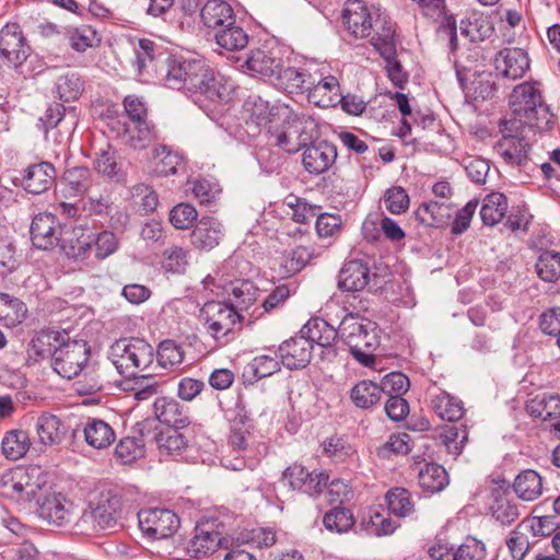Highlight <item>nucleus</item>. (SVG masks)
<instances>
[{
    "label": "nucleus",
    "instance_id": "obj_1",
    "mask_svg": "<svg viewBox=\"0 0 560 560\" xmlns=\"http://www.w3.org/2000/svg\"><path fill=\"white\" fill-rule=\"evenodd\" d=\"M160 79L174 90H186L215 103L228 101L230 89L203 60L170 56Z\"/></svg>",
    "mask_w": 560,
    "mask_h": 560
},
{
    "label": "nucleus",
    "instance_id": "obj_2",
    "mask_svg": "<svg viewBox=\"0 0 560 560\" xmlns=\"http://www.w3.org/2000/svg\"><path fill=\"white\" fill-rule=\"evenodd\" d=\"M509 105L513 114L510 120H515L520 127L528 126L539 132L550 131L555 127V116L533 83L516 85L510 94Z\"/></svg>",
    "mask_w": 560,
    "mask_h": 560
},
{
    "label": "nucleus",
    "instance_id": "obj_3",
    "mask_svg": "<svg viewBox=\"0 0 560 560\" xmlns=\"http://www.w3.org/2000/svg\"><path fill=\"white\" fill-rule=\"evenodd\" d=\"M155 358L154 348L140 338L116 340L109 348L108 359L125 377L149 380Z\"/></svg>",
    "mask_w": 560,
    "mask_h": 560
},
{
    "label": "nucleus",
    "instance_id": "obj_4",
    "mask_svg": "<svg viewBox=\"0 0 560 560\" xmlns=\"http://www.w3.org/2000/svg\"><path fill=\"white\" fill-rule=\"evenodd\" d=\"M340 338L357 362L366 368L375 364L374 351L380 347L376 323L348 313L340 323Z\"/></svg>",
    "mask_w": 560,
    "mask_h": 560
},
{
    "label": "nucleus",
    "instance_id": "obj_5",
    "mask_svg": "<svg viewBox=\"0 0 560 560\" xmlns=\"http://www.w3.org/2000/svg\"><path fill=\"white\" fill-rule=\"evenodd\" d=\"M122 497L115 490L102 492L95 504H90L74 524L83 535H94L102 530H114L121 526Z\"/></svg>",
    "mask_w": 560,
    "mask_h": 560
},
{
    "label": "nucleus",
    "instance_id": "obj_6",
    "mask_svg": "<svg viewBox=\"0 0 560 560\" xmlns=\"http://www.w3.org/2000/svg\"><path fill=\"white\" fill-rule=\"evenodd\" d=\"M318 137V124L310 115L289 116L280 126L270 133L272 144L287 153H296L312 144Z\"/></svg>",
    "mask_w": 560,
    "mask_h": 560
},
{
    "label": "nucleus",
    "instance_id": "obj_7",
    "mask_svg": "<svg viewBox=\"0 0 560 560\" xmlns=\"http://www.w3.org/2000/svg\"><path fill=\"white\" fill-rule=\"evenodd\" d=\"M199 318L207 332L219 340L234 331L237 325H241L243 315L228 303L209 301L201 307Z\"/></svg>",
    "mask_w": 560,
    "mask_h": 560
},
{
    "label": "nucleus",
    "instance_id": "obj_8",
    "mask_svg": "<svg viewBox=\"0 0 560 560\" xmlns=\"http://www.w3.org/2000/svg\"><path fill=\"white\" fill-rule=\"evenodd\" d=\"M500 130L502 138L494 145L497 153L510 165L525 166L529 160L530 145L523 136L524 127L516 125L515 120H505Z\"/></svg>",
    "mask_w": 560,
    "mask_h": 560
},
{
    "label": "nucleus",
    "instance_id": "obj_9",
    "mask_svg": "<svg viewBox=\"0 0 560 560\" xmlns=\"http://www.w3.org/2000/svg\"><path fill=\"white\" fill-rule=\"evenodd\" d=\"M38 467H16L0 477V494L14 501L31 500L39 488Z\"/></svg>",
    "mask_w": 560,
    "mask_h": 560
},
{
    "label": "nucleus",
    "instance_id": "obj_10",
    "mask_svg": "<svg viewBox=\"0 0 560 560\" xmlns=\"http://www.w3.org/2000/svg\"><path fill=\"white\" fill-rule=\"evenodd\" d=\"M90 347L82 340H70L67 337L57 350L51 362L54 371L63 378H74L89 362Z\"/></svg>",
    "mask_w": 560,
    "mask_h": 560
},
{
    "label": "nucleus",
    "instance_id": "obj_11",
    "mask_svg": "<svg viewBox=\"0 0 560 560\" xmlns=\"http://www.w3.org/2000/svg\"><path fill=\"white\" fill-rule=\"evenodd\" d=\"M139 527L151 539L173 536L179 526L178 516L168 509L150 508L138 513Z\"/></svg>",
    "mask_w": 560,
    "mask_h": 560
},
{
    "label": "nucleus",
    "instance_id": "obj_12",
    "mask_svg": "<svg viewBox=\"0 0 560 560\" xmlns=\"http://www.w3.org/2000/svg\"><path fill=\"white\" fill-rule=\"evenodd\" d=\"M432 560H483L486 546L482 541L467 537L459 546L438 541L429 549Z\"/></svg>",
    "mask_w": 560,
    "mask_h": 560
},
{
    "label": "nucleus",
    "instance_id": "obj_13",
    "mask_svg": "<svg viewBox=\"0 0 560 560\" xmlns=\"http://www.w3.org/2000/svg\"><path fill=\"white\" fill-rule=\"evenodd\" d=\"M283 479L288 481L293 490H298L307 495L314 497L320 494L327 487L328 475L324 471H310L301 464L290 465L282 474Z\"/></svg>",
    "mask_w": 560,
    "mask_h": 560
},
{
    "label": "nucleus",
    "instance_id": "obj_14",
    "mask_svg": "<svg viewBox=\"0 0 560 560\" xmlns=\"http://www.w3.org/2000/svg\"><path fill=\"white\" fill-rule=\"evenodd\" d=\"M0 54L9 65L21 66L30 56L31 47L16 23H9L0 31Z\"/></svg>",
    "mask_w": 560,
    "mask_h": 560
},
{
    "label": "nucleus",
    "instance_id": "obj_15",
    "mask_svg": "<svg viewBox=\"0 0 560 560\" xmlns=\"http://www.w3.org/2000/svg\"><path fill=\"white\" fill-rule=\"evenodd\" d=\"M136 59L133 65L138 74H154L160 79L163 66H166L168 55L163 50L162 46L148 38H140L135 46Z\"/></svg>",
    "mask_w": 560,
    "mask_h": 560
},
{
    "label": "nucleus",
    "instance_id": "obj_16",
    "mask_svg": "<svg viewBox=\"0 0 560 560\" xmlns=\"http://www.w3.org/2000/svg\"><path fill=\"white\" fill-rule=\"evenodd\" d=\"M31 238L35 247L49 249L61 243L62 228L56 215L39 213L31 224Z\"/></svg>",
    "mask_w": 560,
    "mask_h": 560
},
{
    "label": "nucleus",
    "instance_id": "obj_17",
    "mask_svg": "<svg viewBox=\"0 0 560 560\" xmlns=\"http://www.w3.org/2000/svg\"><path fill=\"white\" fill-rule=\"evenodd\" d=\"M313 346L304 335L295 336L282 342L275 355H279L280 362L289 370L305 368L312 358Z\"/></svg>",
    "mask_w": 560,
    "mask_h": 560
},
{
    "label": "nucleus",
    "instance_id": "obj_18",
    "mask_svg": "<svg viewBox=\"0 0 560 560\" xmlns=\"http://www.w3.org/2000/svg\"><path fill=\"white\" fill-rule=\"evenodd\" d=\"M152 424L153 420L148 419L137 423L140 436H126L118 442L115 448V456L121 462V464H131L144 456V446L147 442H150Z\"/></svg>",
    "mask_w": 560,
    "mask_h": 560
},
{
    "label": "nucleus",
    "instance_id": "obj_19",
    "mask_svg": "<svg viewBox=\"0 0 560 560\" xmlns=\"http://www.w3.org/2000/svg\"><path fill=\"white\" fill-rule=\"evenodd\" d=\"M156 420L173 429H184L191 422L189 408L171 397H159L153 404Z\"/></svg>",
    "mask_w": 560,
    "mask_h": 560
},
{
    "label": "nucleus",
    "instance_id": "obj_20",
    "mask_svg": "<svg viewBox=\"0 0 560 560\" xmlns=\"http://www.w3.org/2000/svg\"><path fill=\"white\" fill-rule=\"evenodd\" d=\"M494 67L502 78L516 80L529 69V57L522 48H504L498 52Z\"/></svg>",
    "mask_w": 560,
    "mask_h": 560
},
{
    "label": "nucleus",
    "instance_id": "obj_21",
    "mask_svg": "<svg viewBox=\"0 0 560 560\" xmlns=\"http://www.w3.org/2000/svg\"><path fill=\"white\" fill-rule=\"evenodd\" d=\"M337 158V148L328 141L308 144L304 152L302 163L310 174L319 175L329 170Z\"/></svg>",
    "mask_w": 560,
    "mask_h": 560
},
{
    "label": "nucleus",
    "instance_id": "obj_22",
    "mask_svg": "<svg viewBox=\"0 0 560 560\" xmlns=\"http://www.w3.org/2000/svg\"><path fill=\"white\" fill-rule=\"evenodd\" d=\"M56 168L50 162H39L27 166L21 179L23 188L33 195H39L52 187Z\"/></svg>",
    "mask_w": 560,
    "mask_h": 560
},
{
    "label": "nucleus",
    "instance_id": "obj_23",
    "mask_svg": "<svg viewBox=\"0 0 560 560\" xmlns=\"http://www.w3.org/2000/svg\"><path fill=\"white\" fill-rule=\"evenodd\" d=\"M38 443L44 446H59L67 439L69 427L58 416L50 412H43L35 423Z\"/></svg>",
    "mask_w": 560,
    "mask_h": 560
},
{
    "label": "nucleus",
    "instance_id": "obj_24",
    "mask_svg": "<svg viewBox=\"0 0 560 560\" xmlns=\"http://www.w3.org/2000/svg\"><path fill=\"white\" fill-rule=\"evenodd\" d=\"M124 107L138 133V141L140 143H133V145L136 148L145 147V142L150 141L154 136L153 128L147 119L148 109L145 104L140 97L136 95H128L124 100Z\"/></svg>",
    "mask_w": 560,
    "mask_h": 560
},
{
    "label": "nucleus",
    "instance_id": "obj_25",
    "mask_svg": "<svg viewBox=\"0 0 560 560\" xmlns=\"http://www.w3.org/2000/svg\"><path fill=\"white\" fill-rule=\"evenodd\" d=\"M371 270L364 260L353 259L345 262L339 272L338 288L343 291H362L371 281Z\"/></svg>",
    "mask_w": 560,
    "mask_h": 560
},
{
    "label": "nucleus",
    "instance_id": "obj_26",
    "mask_svg": "<svg viewBox=\"0 0 560 560\" xmlns=\"http://www.w3.org/2000/svg\"><path fill=\"white\" fill-rule=\"evenodd\" d=\"M221 546V535L212 528V524H198L194 537L188 542L187 551L191 557L201 559L212 555Z\"/></svg>",
    "mask_w": 560,
    "mask_h": 560
},
{
    "label": "nucleus",
    "instance_id": "obj_27",
    "mask_svg": "<svg viewBox=\"0 0 560 560\" xmlns=\"http://www.w3.org/2000/svg\"><path fill=\"white\" fill-rule=\"evenodd\" d=\"M489 509L492 516L502 525H510L520 516L518 506L504 482L492 488Z\"/></svg>",
    "mask_w": 560,
    "mask_h": 560
},
{
    "label": "nucleus",
    "instance_id": "obj_28",
    "mask_svg": "<svg viewBox=\"0 0 560 560\" xmlns=\"http://www.w3.org/2000/svg\"><path fill=\"white\" fill-rule=\"evenodd\" d=\"M307 89V100L310 103L320 107L329 108L339 104L340 85L334 75H328L316 82L313 78V83Z\"/></svg>",
    "mask_w": 560,
    "mask_h": 560
},
{
    "label": "nucleus",
    "instance_id": "obj_29",
    "mask_svg": "<svg viewBox=\"0 0 560 560\" xmlns=\"http://www.w3.org/2000/svg\"><path fill=\"white\" fill-rule=\"evenodd\" d=\"M223 237V226L219 220L210 217L201 218L190 234L191 244L200 250H211Z\"/></svg>",
    "mask_w": 560,
    "mask_h": 560
},
{
    "label": "nucleus",
    "instance_id": "obj_30",
    "mask_svg": "<svg viewBox=\"0 0 560 560\" xmlns=\"http://www.w3.org/2000/svg\"><path fill=\"white\" fill-rule=\"evenodd\" d=\"M282 65V59L272 50L262 48L254 49L243 63L253 74L261 75L273 81Z\"/></svg>",
    "mask_w": 560,
    "mask_h": 560
},
{
    "label": "nucleus",
    "instance_id": "obj_31",
    "mask_svg": "<svg viewBox=\"0 0 560 560\" xmlns=\"http://www.w3.org/2000/svg\"><path fill=\"white\" fill-rule=\"evenodd\" d=\"M430 407L441 418L450 422L459 420L464 415L463 401L440 388L429 389Z\"/></svg>",
    "mask_w": 560,
    "mask_h": 560
},
{
    "label": "nucleus",
    "instance_id": "obj_32",
    "mask_svg": "<svg viewBox=\"0 0 560 560\" xmlns=\"http://www.w3.org/2000/svg\"><path fill=\"white\" fill-rule=\"evenodd\" d=\"M272 83L280 90L290 93H305L313 83V75L304 70L293 67L283 69L281 66Z\"/></svg>",
    "mask_w": 560,
    "mask_h": 560
},
{
    "label": "nucleus",
    "instance_id": "obj_33",
    "mask_svg": "<svg viewBox=\"0 0 560 560\" xmlns=\"http://www.w3.org/2000/svg\"><path fill=\"white\" fill-rule=\"evenodd\" d=\"M372 32H374V35L371 38V44L382 57L396 55V32L390 21L377 15L374 20Z\"/></svg>",
    "mask_w": 560,
    "mask_h": 560
},
{
    "label": "nucleus",
    "instance_id": "obj_34",
    "mask_svg": "<svg viewBox=\"0 0 560 560\" xmlns=\"http://www.w3.org/2000/svg\"><path fill=\"white\" fill-rule=\"evenodd\" d=\"M454 208L445 201L422 203L415 212L416 219L427 226L443 228L448 225Z\"/></svg>",
    "mask_w": 560,
    "mask_h": 560
},
{
    "label": "nucleus",
    "instance_id": "obj_35",
    "mask_svg": "<svg viewBox=\"0 0 560 560\" xmlns=\"http://www.w3.org/2000/svg\"><path fill=\"white\" fill-rule=\"evenodd\" d=\"M67 503L62 493H50L38 500L37 513L48 523L61 526L69 517Z\"/></svg>",
    "mask_w": 560,
    "mask_h": 560
},
{
    "label": "nucleus",
    "instance_id": "obj_36",
    "mask_svg": "<svg viewBox=\"0 0 560 560\" xmlns=\"http://www.w3.org/2000/svg\"><path fill=\"white\" fill-rule=\"evenodd\" d=\"M353 5L355 8L343 10V24L355 38H365L372 34L374 20L366 7L360 3H353Z\"/></svg>",
    "mask_w": 560,
    "mask_h": 560
},
{
    "label": "nucleus",
    "instance_id": "obj_37",
    "mask_svg": "<svg viewBox=\"0 0 560 560\" xmlns=\"http://www.w3.org/2000/svg\"><path fill=\"white\" fill-rule=\"evenodd\" d=\"M85 442L93 448L104 450L110 446L116 440L113 428L104 420L88 418L83 423Z\"/></svg>",
    "mask_w": 560,
    "mask_h": 560
},
{
    "label": "nucleus",
    "instance_id": "obj_38",
    "mask_svg": "<svg viewBox=\"0 0 560 560\" xmlns=\"http://www.w3.org/2000/svg\"><path fill=\"white\" fill-rule=\"evenodd\" d=\"M383 394L384 387L370 380H363L350 389L349 397L357 408L371 410L380 404Z\"/></svg>",
    "mask_w": 560,
    "mask_h": 560
},
{
    "label": "nucleus",
    "instance_id": "obj_39",
    "mask_svg": "<svg viewBox=\"0 0 560 560\" xmlns=\"http://www.w3.org/2000/svg\"><path fill=\"white\" fill-rule=\"evenodd\" d=\"M316 256L315 249L306 246L284 252L279 258V276L285 278L300 272Z\"/></svg>",
    "mask_w": 560,
    "mask_h": 560
},
{
    "label": "nucleus",
    "instance_id": "obj_40",
    "mask_svg": "<svg viewBox=\"0 0 560 560\" xmlns=\"http://www.w3.org/2000/svg\"><path fill=\"white\" fill-rule=\"evenodd\" d=\"M311 345L317 343L320 347H329L340 337V326L336 329L325 319L315 317L311 318L300 330Z\"/></svg>",
    "mask_w": 560,
    "mask_h": 560
},
{
    "label": "nucleus",
    "instance_id": "obj_41",
    "mask_svg": "<svg viewBox=\"0 0 560 560\" xmlns=\"http://www.w3.org/2000/svg\"><path fill=\"white\" fill-rule=\"evenodd\" d=\"M92 173L88 167L68 168L61 178L62 192L66 197H78L89 192L92 187Z\"/></svg>",
    "mask_w": 560,
    "mask_h": 560
},
{
    "label": "nucleus",
    "instance_id": "obj_42",
    "mask_svg": "<svg viewBox=\"0 0 560 560\" xmlns=\"http://www.w3.org/2000/svg\"><path fill=\"white\" fill-rule=\"evenodd\" d=\"M201 19L207 27L214 30L235 21L232 7L224 0H208L201 9Z\"/></svg>",
    "mask_w": 560,
    "mask_h": 560
},
{
    "label": "nucleus",
    "instance_id": "obj_43",
    "mask_svg": "<svg viewBox=\"0 0 560 560\" xmlns=\"http://www.w3.org/2000/svg\"><path fill=\"white\" fill-rule=\"evenodd\" d=\"M68 336L56 330H42L31 341L30 351L36 359L51 358Z\"/></svg>",
    "mask_w": 560,
    "mask_h": 560
},
{
    "label": "nucleus",
    "instance_id": "obj_44",
    "mask_svg": "<svg viewBox=\"0 0 560 560\" xmlns=\"http://www.w3.org/2000/svg\"><path fill=\"white\" fill-rule=\"evenodd\" d=\"M526 411L542 421L556 422L560 418V395H538L527 402Z\"/></svg>",
    "mask_w": 560,
    "mask_h": 560
},
{
    "label": "nucleus",
    "instance_id": "obj_45",
    "mask_svg": "<svg viewBox=\"0 0 560 560\" xmlns=\"http://www.w3.org/2000/svg\"><path fill=\"white\" fill-rule=\"evenodd\" d=\"M179 429H167L156 432L151 425L150 442H154L162 455H179L187 447V440Z\"/></svg>",
    "mask_w": 560,
    "mask_h": 560
},
{
    "label": "nucleus",
    "instance_id": "obj_46",
    "mask_svg": "<svg viewBox=\"0 0 560 560\" xmlns=\"http://www.w3.org/2000/svg\"><path fill=\"white\" fill-rule=\"evenodd\" d=\"M513 489L523 501H534L542 493V479L533 469L521 471L514 479Z\"/></svg>",
    "mask_w": 560,
    "mask_h": 560
},
{
    "label": "nucleus",
    "instance_id": "obj_47",
    "mask_svg": "<svg viewBox=\"0 0 560 560\" xmlns=\"http://www.w3.org/2000/svg\"><path fill=\"white\" fill-rule=\"evenodd\" d=\"M508 197L502 192H491L483 199L480 217L485 225L494 226L506 215Z\"/></svg>",
    "mask_w": 560,
    "mask_h": 560
},
{
    "label": "nucleus",
    "instance_id": "obj_48",
    "mask_svg": "<svg viewBox=\"0 0 560 560\" xmlns=\"http://www.w3.org/2000/svg\"><path fill=\"white\" fill-rule=\"evenodd\" d=\"M418 481L423 491L436 493L448 485V474L443 466L430 463L420 470Z\"/></svg>",
    "mask_w": 560,
    "mask_h": 560
},
{
    "label": "nucleus",
    "instance_id": "obj_49",
    "mask_svg": "<svg viewBox=\"0 0 560 560\" xmlns=\"http://www.w3.org/2000/svg\"><path fill=\"white\" fill-rule=\"evenodd\" d=\"M27 315L23 301L8 293L0 292V322L8 327L21 324Z\"/></svg>",
    "mask_w": 560,
    "mask_h": 560
},
{
    "label": "nucleus",
    "instance_id": "obj_50",
    "mask_svg": "<svg viewBox=\"0 0 560 560\" xmlns=\"http://www.w3.org/2000/svg\"><path fill=\"white\" fill-rule=\"evenodd\" d=\"M215 43L229 51L241 50L248 44L247 33L234 22L217 30L214 33Z\"/></svg>",
    "mask_w": 560,
    "mask_h": 560
},
{
    "label": "nucleus",
    "instance_id": "obj_51",
    "mask_svg": "<svg viewBox=\"0 0 560 560\" xmlns=\"http://www.w3.org/2000/svg\"><path fill=\"white\" fill-rule=\"evenodd\" d=\"M252 420L248 418L243 408L231 420V433L229 436L230 445L236 451L247 448L248 440L252 436Z\"/></svg>",
    "mask_w": 560,
    "mask_h": 560
},
{
    "label": "nucleus",
    "instance_id": "obj_52",
    "mask_svg": "<svg viewBox=\"0 0 560 560\" xmlns=\"http://www.w3.org/2000/svg\"><path fill=\"white\" fill-rule=\"evenodd\" d=\"M31 447V439L24 430L9 431L2 439V454L10 460L22 458Z\"/></svg>",
    "mask_w": 560,
    "mask_h": 560
},
{
    "label": "nucleus",
    "instance_id": "obj_53",
    "mask_svg": "<svg viewBox=\"0 0 560 560\" xmlns=\"http://www.w3.org/2000/svg\"><path fill=\"white\" fill-rule=\"evenodd\" d=\"M258 289L253 282L243 280L231 284L229 302L238 313L246 311L257 300Z\"/></svg>",
    "mask_w": 560,
    "mask_h": 560
},
{
    "label": "nucleus",
    "instance_id": "obj_54",
    "mask_svg": "<svg viewBox=\"0 0 560 560\" xmlns=\"http://www.w3.org/2000/svg\"><path fill=\"white\" fill-rule=\"evenodd\" d=\"M153 158L155 160L154 172L159 176L175 175L184 163L183 156L166 145L155 148Z\"/></svg>",
    "mask_w": 560,
    "mask_h": 560
},
{
    "label": "nucleus",
    "instance_id": "obj_55",
    "mask_svg": "<svg viewBox=\"0 0 560 560\" xmlns=\"http://www.w3.org/2000/svg\"><path fill=\"white\" fill-rule=\"evenodd\" d=\"M185 358V352L174 340L166 339L159 343L155 350V358L160 368L165 370H175Z\"/></svg>",
    "mask_w": 560,
    "mask_h": 560
},
{
    "label": "nucleus",
    "instance_id": "obj_56",
    "mask_svg": "<svg viewBox=\"0 0 560 560\" xmlns=\"http://www.w3.org/2000/svg\"><path fill=\"white\" fill-rule=\"evenodd\" d=\"M75 390L80 395H92L103 389L104 380L100 369L89 362L79 376H75Z\"/></svg>",
    "mask_w": 560,
    "mask_h": 560
},
{
    "label": "nucleus",
    "instance_id": "obj_57",
    "mask_svg": "<svg viewBox=\"0 0 560 560\" xmlns=\"http://www.w3.org/2000/svg\"><path fill=\"white\" fill-rule=\"evenodd\" d=\"M83 91V82L75 72L60 75L56 82L57 97L62 102H71L79 98Z\"/></svg>",
    "mask_w": 560,
    "mask_h": 560
},
{
    "label": "nucleus",
    "instance_id": "obj_58",
    "mask_svg": "<svg viewBox=\"0 0 560 560\" xmlns=\"http://www.w3.org/2000/svg\"><path fill=\"white\" fill-rule=\"evenodd\" d=\"M388 510L399 517H406L415 511L410 492L405 488H393L386 493Z\"/></svg>",
    "mask_w": 560,
    "mask_h": 560
},
{
    "label": "nucleus",
    "instance_id": "obj_59",
    "mask_svg": "<svg viewBox=\"0 0 560 560\" xmlns=\"http://www.w3.org/2000/svg\"><path fill=\"white\" fill-rule=\"evenodd\" d=\"M323 523L329 532L342 534L352 528L354 525V517L350 510L336 506L324 515Z\"/></svg>",
    "mask_w": 560,
    "mask_h": 560
},
{
    "label": "nucleus",
    "instance_id": "obj_60",
    "mask_svg": "<svg viewBox=\"0 0 560 560\" xmlns=\"http://www.w3.org/2000/svg\"><path fill=\"white\" fill-rule=\"evenodd\" d=\"M536 270L541 280L546 282L557 281L560 278V253H542L536 262Z\"/></svg>",
    "mask_w": 560,
    "mask_h": 560
},
{
    "label": "nucleus",
    "instance_id": "obj_61",
    "mask_svg": "<svg viewBox=\"0 0 560 560\" xmlns=\"http://www.w3.org/2000/svg\"><path fill=\"white\" fill-rule=\"evenodd\" d=\"M494 32L493 23L488 15L474 13L465 27V33L471 42H482Z\"/></svg>",
    "mask_w": 560,
    "mask_h": 560
},
{
    "label": "nucleus",
    "instance_id": "obj_62",
    "mask_svg": "<svg viewBox=\"0 0 560 560\" xmlns=\"http://www.w3.org/2000/svg\"><path fill=\"white\" fill-rule=\"evenodd\" d=\"M189 265V253L180 246H172L164 250L162 267L166 272L184 273Z\"/></svg>",
    "mask_w": 560,
    "mask_h": 560
},
{
    "label": "nucleus",
    "instance_id": "obj_63",
    "mask_svg": "<svg viewBox=\"0 0 560 560\" xmlns=\"http://www.w3.org/2000/svg\"><path fill=\"white\" fill-rule=\"evenodd\" d=\"M277 357L271 355H258L247 364L245 369L246 374H250L255 380H261L280 371V361Z\"/></svg>",
    "mask_w": 560,
    "mask_h": 560
},
{
    "label": "nucleus",
    "instance_id": "obj_64",
    "mask_svg": "<svg viewBox=\"0 0 560 560\" xmlns=\"http://www.w3.org/2000/svg\"><path fill=\"white\" fill-rule=\"evenodd\" d=\"M60 245L63 253L69 258H72L74 260H84L90 256L92 252L91 233H82L75 240H62Z\"/></svg>",
    "mask_w": 560,
    "mask_h": 560
}]
</instances>
